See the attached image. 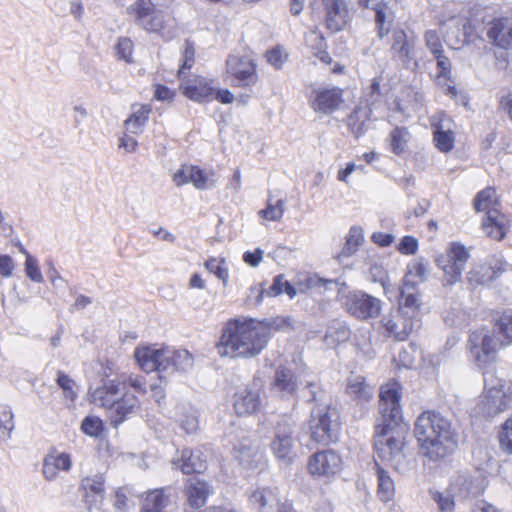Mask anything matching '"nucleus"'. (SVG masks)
<instances>
[{
  "label": "nucleus",
  "mask_w": 512,
  "mask_h": 512,
  "mask_svg": "<svg viewBox=\"0 0 512 512\" xmlns=\"http://www.w3.org/2000/svg\"><path fill=\"white\" fill-rule=\"evenodd\" d=\"M250 502L259 512H280L282 507H289L280 501L277 490L269 487L256 489Z\"/></svg>",
  "instance_id": "412c9836"
},
{
  "label": "nucleus",
  "mask_w": 512,
  "mask_h": 512,
  "mask_svg": "<svg viewBox=\"0 0 512 512\" xmlns=\"http://www.w3.org/2000/svg\"><path fill=\"white\" fill-rule=\"evenodd\" d=\"M504 347L492 329L480 327L469 334L467 348L471 357L478 365H486L493 362L498 351Z\"/></svg>",
  "instance_id": "6e6552de"
},
{
  "label": "nucleus",
  "mask_w": 512,
  "mask_h": 512,
  "mask_svg": "<svg viewBox=\"0 0 512 512\" xmlns=\"http://www.w3.org/2000/svg\"><path fill=\"white\" fill-rule=\"evenodd\" d=\"M347 393L356 401L368 402L372 397L373 390L363 377L354 376L348 381Z\"/></svg>",
  "instance_id": "58836bf2"
},
{
  "label": "nucleus",
  "mask_w": 512,
  "mask_h": 512,
  "mask_svg": "<svg viewBox=\"0 0 512 512\" xmlns=\"http://www.w3.org/2000/svg\"><path fill=\"white\" fill-rule=\"evenodd\" d=\"M434 127V142L437 149L447 153L454 147L455 135L451 128V120L442 117L438 122L432 124Z\"/></svg>",
  "instance_id": "c85d7f7f"
},
{
  "label": "nucleus",
  "mask_w": 512,
  "mask_h": 512,
  "mask_svg": "<svg viewBox=\"0 0 512 512\" xmlns=\"http://www.w3.org/2000/svg\"><path fill=\"white\" fill-rule=\"evenodd\" d=\"M415 47V37H409L401 28L392 31L390 41L391 56L394 60L399 61L406 69L415 70L418 67V62L415 59Z\"/></svg>",
  "instance_id": "f8f14e48"
},
{
  "label": "nucleus",
  "mask_w": 512,
  "mask_h": 512,
  "mask_svg": "<svg viewBox=\"0 0 512 512\" xmlns=\"http://www.w3.org/2000/svg\"><path fill=\"white\" fill-rule=\"evenodd\" d=\"M373 9L375 11L377 34L380 39H383L391 32L395 18L394 12L392 8L384 2L377 3Z\"/></svg>",
  "instance_id": "72a5a7b5"
},
{
  "label": "nucleus",
  "mask_w": 512,
  "mask_h": 512,
  "mask_svg": "<svg viewBox=\"0 0 512 512\" xmlns=\"http://www.w3.org/2000/svg\"><path fill=\"white\" fill-rule=\"evenodd\" d=\"M140 409L139 399L131 394L124 393L110 411V419L113 426H118L122 423L129 415L135 414Z\"/></svg>",
  "instance_id": "393cba45"
},
{
  "label": "nucleus",
  "mask_w": 512,
  "mask_h": 512,
  "mask_svg": "<svg viewBox=\"0 0 512 512\" xmlns=\"http://www.w3.org/2000/svg\"><path fill=\"white\" fill-rule=\"evenodd\" d=\"M121 390L122 386L120 379L115 378L107 380L102 386L97 387L91 392L92 402L110 412L118 400V395Z\"/></svg>",
  "instance_id": "aec40b11"
},
{
  "label": "nucleus",
  "mask_w": 512,
  "mask_h": 512,
  "mask_svg": "<svg viewBox=\"0 0 512 512\" xmlns=\"http://www.w3.org/2000/svg\"><path fill=\"white\" fill-rule=\"evenodd\" d=\"M331 283V281L321 279L317 276H308L304 283L300 282L297 287H294L283 275H278L274 278L271 286L265 289V293L267 297H276L285 292L290 298H293L298 292L302 293L306 290L315 289Z\"/></svg>",
  "instance_id": "dca6fc26"
},
{
  "label": "nucleus",
  "mask_w": 512,
  "mask_h": 512,
  "mask_svg": "<svg viewBox=\"0 0 512 512\" xmlns=\"http://www.w3.org/2000/svg\"><path fill=\"white\" fill-rule=\"evenodd\" d=\"M285 211V200L279 199L275 203L268 201L267 207L258 212L259 216L269 221H280Z\"/></svg>",
  "instance_id": "8fccbe9b"
},
{
  "label": "nucleus",
  "mask_w": 512,
  "mask_h": 512,
  "mask_svg": "<svg viewBox=\"0 0 512 512\" xmlns=\"http://www.w3.org/2000/svg\"><path fill=\"white\" fill-rule=\"evenodd\" d=\"M195 49L193 44L186 40L183 47L182 63L178 70V77L182 80L180 88L182 93L195 102L210 101L214 98L215 88L206 78L195 76L184 81L186 70L194 64Z\"/></svg>",
  "instance_id": "39448f33"
},
{
  "label": "nucleus",
  "mask_w": 512,
  "mask_h": 512,
  "mask_svg": "<svg viewBox=\"0 0 512 512\" xmlns=\"http://www.w3.org/2000/svg\"><path fill=\"white\" fill-rule=\"evenodd\" d=\"M487 35L498 47L508 49L512 47V20L499 18L490 23Z\"/></svg>",
  "instance_id": "a878e982"
},
{
  "label": "nucleus",
  "mask_w": 512,
  "mask_h": 512,
  "mask_svg": "<svg viewBox=\"0 0 512 512\" xmlns=\"http://www.w3.org/2000/svg\"><path fill=\"white\" fill-rule=\"evenodd\" d=\"M482 491V481L466 472L457 474L449 486V492L458 500L475 497Z\"/></svg>",
  "instance_id": "f3484780"
},
{
  "label": "nucleus",
  "mask_w": 512,
  "mask_h": 512,
  "mask_svg": "<svg viewBox=\"0 0 512 512\" xmlns=\"http://www.w3.org/2000/svg\"><path fill=\"white\" fill-rule=\"evenodd\" d=\"M474 208L477 212L485 211L488 214L493 209H500V201L496 191L492 187H487L477 193L474 199Z\"/></svg>",
  "instance_id": "ea45409f"
},
{
  "label": "nucleus",
  "mask_w": 512,
  "mask_h": 512,
  "mask_svg": "<svg viewBox=\"0 0 512 512\" xmlns=\"http://www.w3.org/2000/svg\"><path fill=\"white\" fill-rule=\"evenodd\" d=\"M185 493L188 504L197 509L206 503L208 496L212 493V490L206 481L198 478H191L187 482Z\"/></svg>",
  "instance_id": "7c9ffc66"
},
{
  "label": "nucleus",
  "mask_w": 512,
  "mask_h": 512,
  "mask_svg": "<svg viewBox=\"0 0 512 512\" xmlns=\"http://www.w3.org/2000/svg\"><path fill=\"white\" fill-rule=\"evenodd\" d=\"M299 377L287 368H278L272 382V389L283 398L293 397L299 386Z\"/></svg>",
  "instance_id": "5701e85b"
},
{
  "label": "nucleus",
  "mask_w": 512,
  "mask_h": 512,
  "mask_svg": "<svg viewBox=\"0 0 512 512\" xmlns=\"http://www.w3.org/2000/svg\"><path fill=\"white\" fill-rule=\"evenodd\" d=\"M361 115L366 116V111H364L362 109H357L349 117V123H348L349 128H350L351 132L356 137H358L360 134H362L364 129H365L364 128V126H365L364 121L359 123V119H360Z\"/></svg>",
  "instance_id": "338daca9"
},
{
  "label": "nucleus",
  "mask_w": 512,
  "mask_h": 512,
  "mask_svg": "<svg viewBox=\"0 0 512 512\" xmlns=\"http://www.w3.org/2000/svg\"><path fill=\"white\" fill-rule=\"evenodd\" d=\"M342 102L341 90L338 88H330L315 90L310 105L315 112L329 114L338 109Z\"/></svg>",
  "instance_id": "a211bd4d"
},
{
  "label": "nucleus",
  "mask_w": 512,
  "mask_h": 512,
  "mask_svg": "<svg viewBox=\"0 0 512 512\" xmlns=\"http://www.w3.org/2000/svg\"><path fill=\"white\" fill-rule=\"evenodd\" d=\"M133 506V502L128 498L125 488H120L115 492L114 507L120 512H125Z\"/></svg>",
  "instance_id": "69168bd1"
},
{
  "label": "nucleus",
  "mask_w": 512,
  "mask_h": 512,
  "mask_svg": "<svg viewBox=\"0 0 512 512\" xmlns=\"http://www.w3.org/2000/svg\"><path fill=\"white\" fill-rule=\"evenodd\" d=\"M191 167V176H189V183H192L195 188L204 190L213 185L215 179L213 178L214 174H206L204 171L199 169L196 166L190 165Z\"/></svg>",
  "instance_id": "3c124183"
},
{
  "label": "nucleus",
  "mask_w": 512,
  "mask_h": 512,
  "mask_svg": "<svg viewBox=\"0 0 512 512\" xmlns=\"http://www.w3.org/2000/svg\"><path fill=\"white\" fill-rule=\"evenodd\" d=\"M81 430L90 437H98L103 431V422L99 417L87 416L82 421Z\"/></svg>",
  "instance_id": "6e6d98bb"
},
{
  "label": "nucleus",
  "mask_w": 512,
  "mask_h": 512,
  "mask_svg": "<svg viewBox=\"0 0 512 512\" xmlns=\"http://www.w3.org/2000/svg\"><path fill=\"white\" fill-rule=\"evenodd\" d=\"M171 503V495L160 488L148 492L144 498L141 512H165Z\"/></svg>",
  "instance_id": "f704fd0d"
},
{
  "label": "nucleus",
  "mask_w": 512,
  "mask_h": 512,
  "mask_svg": "<svg viewBox=\"0 0 512 512\" xmlns=\"http://www.w3.org/2000/svg\"><path fill=\"white\" fill-rule=\"evenodd\" d=\"M492 331L504 347L512 344V310H505L495 317Z\"/></svg>",
  "instance_id": "c9c22d12"
},
{
  "label": "nucleus",
  "mask_w": 512,
  "mask_h": 512,
  "mask_svg": "<svg viewBox=\"0 0 512 512\" xmlns=\"http://www.w3.org/2000/svg\"><path fill=\"white\" fill-rule=\"evenodd\" d=\"M104 475L96 473L86 476L81 480V488L84 491V501L88 504L89 509L98 508L105 495Z\"/></svg>",
  "instance_id": "6ab92c4d"
},
{
  "label": "nucleus",
  "mask_w": 512,
  "mask_h": 512,
  "mask_svg": "<svg viewBox=\"0 0 512 512\" xmlns=\"http://www.w3.org/2000/svg\"><path fill=\"white\" fill-rule=\"evenodd\" d=\"M173 465L184 474L201 473L206 469V460L200 450L185 449L182 451L181 457L173 461Z\"/></svg>",
  "instance_id": "2f4dec72"
},
{
  "label": "nucleus",
  "mask_w": 512,
  "mask_h": 512,
  "mask_svg": "<svg viewBox=\"0 0 512 512\" xmlns=\"http://www.w3.org/2000/svg\"><path fill=\"white\" fill-rule=\"evenodd\" d=\"M194 363L193 356L189 353V351L185 349L175 350L170 347V355H169V374L174 371L187 372L192 369Z\"/></svg>",
  "instance_id": "a19ab883"
},
{
  "label": "nucleus",
  "mask_w": 512,
  "mask_h": 512,
  "mask_svg": "<svg viewBox=\"0 0 512 512\" xmlns=\"http://www.w3.org/2000/svg\"><path fill=\"white\" fill-rule=\"evenodd\" d=\"M271 337V328L252 318L229 321L216 345L221 357L252 358L259 355Z\"/></svg>",
  "instance_id": "f03ea898"
},
{
  "label": "nucleus",
  "mask_w": 512,
  "mask_h": 512,
  "mask_svg": "<svg viewBox=\"0 0 512 512\" xmlns=\"http://www.w3.org/2000/svg\"><path fill=\"white\" fill-rule=\"evenodd\" d=\"M350 338V329L340 321H334L325 334L326 344L330 347L346 342Z\"/></svg>",
  "instance_id": "37998d69"
},
{
  "label": "nucleus",
  "mask_w": 512,
  "mask_h": 512,
  "mask_svg": "<svg viewBox=\"0 0 512 512\" xmlns=\"http://www.w3.org/2000/svg\"><path fill=\"white\" fill-rule=\"evenodd\" d=\"M401 391L397 382H389L381 387L379 395L380 417L376 423L375 451L377 457L396 470L406 468L404 448L405 425H400Z\"/></svg>",
  "instance_id": "f257e3e1"
},
{
  "label": "nucleus",
  "mask_w": 512,
  "mask_h": 512,
  "mask_svg": "<svg viewBox=\"0 0 512 512\" xmlns=\"http://www.w3.org/2000/svg\"><path fill=\"white\" fill-rule=\"evenodd\" d=\"M128 10L135 16L137 23L149 32H160L170 20L167 13L155 9L146 0H137Z\"/></svg>",
  "instance_id": "9d476101"
},
{
  "label": "nucleus",
  "mask_w": 512,
  "mask_h": 512,
  "mask_svg": "<svg viewBox=\"0 0 512 512\" xmlns=\"http://www.w3.org/2000/svg\"><path fill=\"white\" fill-rule=\"evenodd\" d=\"M71 457L67 453H50L44 458L43 475L46 480L56 479L59 471L68 472L71 469Z\"/></svg>",
  "instance_id": "c756f323"
},
{
  "label": "nucleus",
  "mask_w": 512,
  "mask_h": 512,
  "mask_svg": "<svg viewBox=\"0 0 512 512\" xmlns=\"http://www.w3.org/2000/svg\"><path fill=\"white\" fill-rule=\"evenodd\" d=\"M205 267L219 279L223 281L228 279L229 274L223 259L212 258L205 263Z\"/></svg>",
  "instance_id": "680f3d73"
},
{
  "label": "nucleus",
  "mask_w": 512,
  "mask_h": 512,
  "mask_svg": "<svg viewBox=\"0 0 512 512\" xmlns=\"http://www.w3.org/2000/svg\"><path fill=\"white\" fill-rule=\"evenodd\" d=\"M495 277L496 271L487 264H475L467 273V279L472 284H485Z\"/></svg>",
  "instance_id": "a18cd8bd"
},
{
  "label": "nucleus",
  "mask_w": 512,
  "mask_h": 512,
  "mask_svg": "<svg viewBox=\"0 0 512 512\" xmlns=\"http://www.w3.org/2000/svg\"><path fill=\"white\" fill-rule=\"evenodd\" d=\"M409 140V132L406 128H395L390 134V148L392 152L402 154Z\"/></svg>",
  "instance_id": "09e8293b"
},
{
  "label": "nucleus",
  "mask_w": 512,
  "mask_h": 512,
  "mask_svg": "<svg viewBox=\"0 0 512 512\" xmlns=\"http://www.w3.org/2000/svg\"><path fill=\"white\" fill-rule=\"evenodd\" d=\"M341 301L346 311L358 319L375 318L381 311L380 300L362 291L348 292Z\"/></svg>",
  "instance_id": "1a4fd4ad"
},
{
  "label": "nucleus",
  "mask_w": 512,
  "mask_h": 512,
  "mask_svg": "<svg viewBox=\"0 0 512 512\" xmlns=\"http://www.w3.org/2000/svg\"><path fill=\"white\" fill-rule=\"evenodd\" d=\"M14 428L13 413L6 406H0V435L9 437Z\"/></svg>",
  "instance_id": "052dcab7"
},
{
  "label": "nucleus",
  "mask_w": 512,
  "mask_h": 512,
  "mask_svg": "<svg viewBox=\"0 0 512 512\" xmlns=\"http://www.w3.org/2000/svg\"><path fill=\"white\" fill-rule=\"evenodd\" d=\"M378 476V496L383 502H388L392 500L395 493L394 481L388 475V473L378 467L377 469Z\"/></svg>",
  "instance_id": "49530a36"
},
{
  "label": "nucleus",
  "mask_w": 512,
  "mask_h": 512,
  "mask_svg": "<svg viewBox=\"0 0 512 512\" xmlns=\"http://www.w3.org/2000/svg\"><path fill=\"white\" fill-rule=\"evenodd\" d=\"M56 381L59 387L63 390L65 398L73 402L77 398V392L75 390L76 384L74 380L64 372L59 371Z\"/></svg>",
  "instance_id": "5fc2aeb1"
},
{
  "label": "nucleus",
  "mask_w": 512,
  "mask_h": 512,
  "mask_svg": "<svg viewBox=\"0 0 512 512\" xmlns=\"http://www.w3.org/2000/svg\"><path fill=\"white\" fill-rule=\"evenodd\" d=\"M327 8V27L332 31H339L346 23L348 15L344 0H323Z\"/></svg>",
  "instance_id": "473e14b6"
},
{
  "label": "nucleus",
  "mask_w": 512,
  "mask_h": 512,
  "mask_svg": "<svg viewBox=\"0 0 512 512\" xmlns=\"http://www.w3.org/2000/svg\"><path fill=\"white\" fill-rule=\"evenodd\" d=\"M414 433L421 451L432 461L446 457L456 446L450 421L435 412H423L415 422Z\"/></svg>",
  "instance_id": "7ed1b4c3"
},
{
  "label": "nucleus",
  "mask_w": 512,
  "mask_h": 512,
  "mask_svg": "<svg viewBox=\"0 0 512 512\" xmlns=\"http://www.w3.org/2000/svg\"><path fill=\"white\" fill-rule=\"evenodd\" d=\"M428 273L429 263L423 258H415L407 266L403 283L416 286L427 279Z\"/></svg>",
  "instance_id": "4c0bfd02"
},
{
  "label": "nucleus",
  "mask_w": 512,
  "mask_h": 512,
  "mask_svg": "<svg viewBox=\"0 0 512 512\" xmlns=\"http://www.w3.org/2000/svg\"><path fill=\"white\" fill-rule=\"evenodd\" d=\"M512 385L493 372L484 374V391L475 407L483 417H494L511 407Z\"/></svg>",
  "instance_id": "20e7f679"
},
{
  "label": "nucleus",
  "mask_w": 512,
  "mask_h": 512,
  "mask_svg": "<svg viewBox=\"0 0 512 512\" xmlns=\"http://www.w3.org/2000/svg\"><path fill=\"white\" fill-rule=\"evenodd\" d=\"M118 379L121 380L122 389L127 386L133 388L138 393H146V381L143 376L140 375H122Z\"/></svg>",
  "instance_id": "4d7b16f0"
},
{
  "label": "nucleus",
  "mask_w": 512,
  "mask_h": 512,
  "mask_svg": "<svg viewBox=\"0 0 512 512\" xmlns=\"http://www.w3.org/2000/svg\"><path fill=\"white\" fill-rule=\"evenodd\" d=\"M510 220L500 209L491 210L482 220L485 234L495 240H502L508 233Z\"/></svg>",
  "instance_id": "4be33fe9"
},
{
  "label": "nucleus",
  "mask_w": 512,
  "mask_h": 512,
  "mask_svg": "<svg viewBox=\"0 0 512 512\" xmlns=\"http://www.w3.org/2000/svg\"><path fill=\"white\" fill-rule=\"evenodd\" d=\"M469 258L468 249L454 242L435 259L437 267L443 272L442 281L444 286H452L461 281L463 270Z\"/></svg>",
  "instance_id": "0eeeda50"
},
{
  "label": "nucleus",
  "mask_w": 512,
  "mask_h": 512,
  "mask_svg": "<svg viewBox=\"0 0 512 512\" xmlns=\"http://www.w3.org/2000/svg\"><path fill=\"white\" fill-rule=\"evenodd\" d=\"M340 430V415L335 407L319 403L311 412V438L321 444H328L337 439Z\"/></svg>",
  "instance_id": "423d86ee"
},
{
  "label": "nucleus",
  "mask_w": 512,
  "mask_h": 512,
  "mask_svg": "<svg viewBox=\"0 0 512 512\" xmlns=\"http://www.w3.org/2000/svg\"><path fill=\"white\" fill-rule=\"evenodd\" d=\"M233 455L239 464L245 467H252L261 459L257 448L247 439L234 446Z\"/></svg>",
  "instance_id": "e433bc0d"
},
{
  "label": "nucleus",
  "mask_w": 512,
  "mask_h": 512,
  "mask_svg": "<svg viewBox=\"0 0 512 512\" xmlns=\"http://www.w3.org/2000/svg\"><path fill=\"white\" fill-rule=\"evenodd\" d=\"M174 418L187 434L197 432L199 428V413L189 402H181L176 405Z\"/></svg>",
  "instance_id": "cd10ccee"
},
{
  "label": "nucleus",
  "mask_w": 512,
  "mask_h": 512,
  "mask_svg": "<svg viewBox=\"0 0 512 512\" xmlns=\"http://www.w3.org/2000/svg\"><path fill=\"white\" fill-rule=\"evenodd\" d=\"M21 252L26 256L24 263L26 276L35 283L43 282V275L41 273L38 260L30 255L25 249H21Z\"/></svg>",
  "instance_id": "603ef678"
},
{
  "label": "nucleus",
  "mask_w": 512,
  "mask_h": 512,
  "mask_svg": "<svg viewBox=\"0 0 512 512\" xmlns=\"http://www.w3.org/2000/svg\"><path fill=\"white\" fill-rule=\"evenodd\" d=\"M400 296L401 310L399 312L408 315L409 312L404 311V309H409L411 310V315H409V317L413 318L417 313V309L419 307L416 286L403 283V286L400 289Z\"/></svg>",
  "instance_id": "79ce46f5"
},
{
  "label": "nucleus",
  "mask_w": 512,
  "mask_h": 512,
  "mask_svg": "<svg viewBox=\"0 0 512 512\" xmlns=\"http://www.w3.org/2000/svg\"><path fill=\"white\" fill-rule=\"evenodd\" d=\"M342 459L334 450L327 449L310 456L307 468L311 475L331 477L341 470Z\"/></svg>",
  "instance_id": "4468645a"
},
{
  "label": "nucleus",
  "mask_w": 512,
  "mask_h": 512,
  "mask_svg": "<svg viewBox=\"0 0 512 512\" xmlns=\"http://www.w3.org/2000/svg\"><path fill=\"white\" fill-rule=\"evenodd\" d=\"M226 67L227 73L242 87L252 86L257 82L256 65L247 55H230L226 60Z\"/></svg>",
  "instance_id": "2eb2a0df"
},
{
  "label": "nucleus",
  "mask_w": 512,
  "mask_h": 512,
  "mask_svg": "<svg viewBox=\"0 0 512 512\" xmlns=\"http://www.w3.org/2000/svg\"><path fill=\"white\" fill-rule=\"evenodd\" d=\"M451 493L448 491V494L445 495L440 492L433 493V499L437 502L439 506L440 512H453L454 510V500Z\"/></svg>",
  "instance_id": "0e129e2a"
},
{
  "label": "nucleus",
  "mask_w": 512,
  "mask_h": 512,
  "mask_svg": "<svg viewBox=\"0 0 512 512\" xmlns=\"http://www.w3.org/2000/svg\"><path fill=\"white\" fill-rule=\"evenodd\" d=\"M261 407L259 391L245 388L235 394L234 408L238 415H248L257 412Z\"/></svg>",
  "instance_id": "bb28decb"
},
{
  "label": "nucleus",
  "mask_w": 512,
  "mask_h": 512,
  "mask_svg": "<svg viewBox=\"0 0 512 512\" xmlns=\"http://www.w3.org/2000/svg\"><path fill=\"white\" fill-rule=\"evenodd\" d=\"M397 249L404 255L415 254L418 250V240L413 236H404L399 242Z\"/></svg>",
  "instance_id": "774afa93"
},
{
  "label": "nucleus",
  "mask_w": 512,
  "mask_h": 512,
  "mask_svg": "<svg viewBox=\"0 0 512 512\" xmlns=\"http://www.w3.org/2000/svg\"><path fill=\"white\" fill-rule=\"evenodd\" d=\"M150 111L148 106H141L125 121L126 130L134 135L140 134L148 121Z\"/></svg>",
  "instance_id": "c03bdc74"
},
{
  "label": "nucleus",
  "mask_w": 512,
  "mask_h": 512,
  "mask_svg": "<svg viewBox=\"0 0 512 512\" xmlns=\"http://www.w3.org/2000/svg\"><path fill=\"white\" fill-rule=\"evenodd\" d=\"M293 428L294 422L288 417H283L275 427V435L270 447L275 457L279 460L286 462L292 460L294 446Z\"/></svg>",
  "instance_id": "ddd939ff"
},
{
  "label": "nucleus",
  "mask_w": 512,
  "mask_h": 512,
  "mask_svg": "<svg viewBox=\"0 0 512 512\" xmlns=\"http://www.w3.org/2000/svg\"><path fill=\"white\" fill-rule=\"evenodd\" d=\"M266 59L272 67L279 70L288 60V53L283 48L276 47L266 52Z\"/></svg>",
  "instance_id": "bf43d9fd"
},
{
  "label": "nucleus",
  "mask_w": 512,
  "mask_h": 512,
  "mask_svg": "<svg viewBox=\"0 0 512 512\" xmlns=\"http://www.w3.org/2000/svg\"><path fill=\"white\" fill-rule=\"evenodd\" d=\"M363 241H364L363 229L358 226L351 227L346 236V243H345L342 253L347 257L352 255L361 246Z\"/></svg>",
  "instance_id": "de8ad7c7"
},
{
  "label": "nucleus",
  "mask_w": 512,
  "mask_h": 512,
  "mask_svg": "<svg viewBox=\"0 0 512 512\" xmlns=\"http://www.w3.org/2000/svg\"><path fill=\"white\" fill-rule=\"evenodd\" d=\"M501 449L512 455V418L507 419L498 434Z\"/></svg>",
  "instance_id": "864d4df0"
},
{
  "label": "nucleus",
  "mask_w": 512,
  "mask_h": 512,
  "mask_svg": "<svg viewBox=\"0 0 512 512\" xmlns=\"http://www.w3.org/2000/svg\"><path fill=\"white\" fill-rule=\"evenodd\" d=\"M382 324L389 336L397 340H405L414 329L412 318H405L404 314L388 315L382 318Z\"/></svg>",
  "instance_id": "b1692460"
},
{
  "label": "nucleus",
  "mask_w": 512,
  "mask_h": 512,
  "mask_svg": "<svg viewBox=\"0 0 512 512\" xmlns=\"http://www.w3.org/2000/svg\"><path fill=\"white\" fill-rule=\"evenodd\" d=\"M134 355L138 365L146 373L157 371L160 374L169 375L170 347H138Z\"/></svg>",
  "instance_id": "9b49d317"
},
{
  "label": "nucleus",
  "mask_w": 512,
  "mask_h": 512,
  "mask_svg": "<svg viewBox=\"0 0 512 512\" xmlns=\"http://www.w3.org/2000/svg\"><path fill=\"white\" fill-rule=\"evenodd\" d=\"M133 42L129 38H120L116 46V56L126 62L132 61Z\"/></svg>",
  "instance_id": "e2e57ef3"
},
{
  "label": "nucleus",
  "mask_w": 512,
  "mask_h": 512,
  "mask_svg": "<svg viewBox=\"0 0 512 512\" xmlns=\"http://www.w3.org/2000/svg\"><path fill=\"white\" fill-rule=\"evenodd\" d=\"M424 42L433 56L444 53V48L438 33L435 30H427L424 33Z\"/></svg>",
  "instance_id": "13d9d810"
}]
</instances>
